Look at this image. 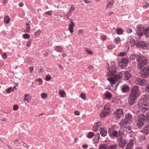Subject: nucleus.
<instances>
[{
  "label": "nucleus",
  "mask_w": 149,
  "mask_h": 149,
  "mask_svg": "<svg viewBox=\"0 0 149 149\" xmlns=\"http://www.w3.org/2000/svg\"><path fill=\"white\" fill-rule=\"evenodd\" d=\"M111 64V65L109 68H108L109 65L108 63H107L106 67L107 68H108L107 69L108 72L107 73L106 75L107 76H110V77L107 78V80L109 81L111 85H114L116 82L121 79L122 77L120 75H124L125 80H128L131 77V74L128 71L124 72H120L119 73L120 74L115 75L116 71V66L115 61H112Z\"/></svg>",
  "instance_id": "f257e3e1"
},
{
  "label": "nucleus",
  "mask_w": 149,
  "mask_h": 149,
  "mask_svg": "<svg viewBox=\"0 0 149 149\" xmlns=\"http://www.w3.org/2000/svg\"><path fill=\"white\" fill-rule=\"evenodd\" d=\"M141 91L138 86H135L132 88L129 97L128 102L130 105H132L139 96Z\"/></svg>",
  "instance_id": "f03ea898"
},
{
  "label": "nucleus",
  "mask_w": 149,
  "mask_h": 149,
  "mask_svg": "<svg viewBox=\"0 0 149 149\" xmlns=\"http://www.w3.org/2000/svg\"><path fill=\"white\" fill-rule=\"evenodd\" d=\"M133 117L132 114L130 113H126L125 115L124 119L122 120L119 123V124L121 127H123L128 124L132 123Z\"/></svg>",
  "instance_id": "7ed1b4c3"
},
{
  "label": "nucleus",
  "mask_w": 149,
  "mask_h": 149,
  "mask_svg": "<svg viewBox=\"0 0 149 149\" xmlns=\"http://www.w3.org/2000/svg\"><path fill=\"white\" fill-rule=\"evenodd\" d=\"M136 58L138 67L139 69L141 68L144 65L147 64L148 60L145 56H137Z\"/></svg>",
  "instance_id": "20e7f679"
},
{
  "label": "nucleus",
  "mask_w": 149,
  "mask_h": 149,
  "mask_svg": "<svg viewBox=\"0 0 149 149\" xmlns=\"http://www.w3.org/2000/svg\"><path fill=\"white\" fill-rule=\"evenodd\" d=\"M108 132L110 136L112 138L118 137L123 134V133L120 131L117 132L116 131L112 130L110 129H109Z\"/></svg>",
  "instance_id": "39448f33"
},
{
  "label": "nucleus",
  "mask_w": 149,
  "mask_h": 149,
  "mask_svg": "<svg viewBox=\"0 0 149 149\" xmlns=\"http://www.w3.org/2000/svg\"><path fill=\"white\" fill-rule=\"evenodd\" d=\"M110 110V108L107 106H105L104 109L100 113V116L102 118H105L106 116L109 113Z\"/></svg>",
  "instance_id": "423d86ee"
},
{
  "label": "nucleus",
  "mask_w": 149,
  "mask_h": 149,
  "mask_svg": "<svg viewBox=\"0 0 149 149\" xmlns=\"http://www.w3.org/2000/svg\"><path fill=\"white\" fill-rule=\"evenodd\" d=\"M136 46L139 48H143L144 49H149V42L148 43H145L143 41L139 42L137 43Z\"/></svg>",
  "instance_id": "0eeeda50"
},
{
  "label": "nucleus",
  "mask_w": 149,
  "mask_h": 149,
  "mask_svg": "<svg viewBox=\"0 0 149 149\" xmlns=\"http://www.w3.org/2000/svg\"><path fill=\"white\" fill-rule=\"evenodd\" d=\"M144 28L141 25H139L137 28L136 33V34L139 36H142L144 33Z\"/></svg>",
  "instance_id": "6e6552de"
},
{
  "label": "nucleus",
  "mask_w": 149,
  "mask_h": 149,
  "mask_svg": "<svg viewBox=\"0 0 149 149\" xmlns=\"http://www.w3.org/2000/svg\"><path fill=\"white\" fill-rule=\"evenodd\" d=\"M141 77L143 78H147L149 74V66L145 68L140 72Z\"/></svg>",
  "instance_id": "1a4fd4ad"
},
{
  "label": "nucleus",
  "mask_w": 149,
  "mask_h": 149,
  "mask_svg": "<svg viewBox=\"0 0 149 149\" xmlns=\"http://www.w3.org/2000/svg\"><path fill=\"white\" fill-rule=\"evenodd\" d=\"M128 62V58H123L122 59L121 62L119 63V65L122 69L124 68L127 66Z\"/></svg>",
  "instance_id": "9d476101"
},
{
  "label": "nucleus",
  "mask_w": 149,
  "mask_h": 149,
  "mask_svg": "<svg viewBox=\"0 0 149 149\" xmlns=\"http://www.w3.org/2000/svg\"><path fill=\"white\" fill-rule=\"evenodd\" d=\"M123 112V111L122 109H117L116 111L114 112L113 114L115 117L118 119L120 118L122 115Z\"/></svg>",
  "instance_id": "9b49d317"
},
{
  "label": "nucleus",
  "mask_w": 149,
  "mask_h": 149,
  "mask_svg": "<svg viewBox=\"0 0 149 149\" xmlns=\"http://www.w3.org/2000/svg\"><path fill=\"white\" fill-rule=\"evenodd\" d=\"M135 82L136 84L142 86H145L147 83L146 80L143 79H141L139 77H137L136 79Z\"/></svg>",
  "instance_id": "f8f14e48"
},
{
  "label": "nucleus",
  "mask_w": 149,
  "mask_h": 149,
  "mask_svg": "<svg viewBox=\"0 0 149 149\" xmlns=\"http://www.w3.org/2000/svg\"><path fill=\"white\" fill-rule=\"evenodd\" d=\"M101 126V124L100 122H98L95 123L93 127V131L95 132H97L99 130Z\"/></svg>",
  "instance_id": "ddd939ff"
},
{
  "label": "nucleus",
  "mask_w": 149,
  "mask_h": 149,
  "mask_svg": "<svg viewBox=\"0 0 149 149\" xmlns=\"http://www.w3.org/2000/svg\"><path fill=\"white\" fill-rule=\"evenodd\" d=\"M70 20V23L69 24L68 30L70 33L73 32V27L75 26L74 23L71 19H69Z\"/></svg>",
  "instance_id": "4468645a"
},
{
  "label": "nucleus",
  "mask_w": 149,
  "mask_h": 149,
  "mask_svg": "<svg viewBox=\"0 0 149 149\" xmlns=\"http://www.w3.org/2000/svg\"><path fill=\"white\" fill-rule=\"evenodd\" d=\"M141 132L147 135L149 133V124L145 125L140 131Z\"/></svg>",
  "instance_id": "2eb2a0df"
},
{
  "label": "nucleus",
  "mask_w": 149,
  "mask_h": 149,
  "mask_svg": "<svg viewBox=\"0 0 149 149\" xmlns=\"http://www.w3.org/2000/svg\"><path fill=\"white\" fill-rule=\"evenodd\" d=\"M118 141L119 142L118 145L120 147L123 148L125 146L126 142L122 138H119Z\"/></svg>",
  "instance_id": "dca6fc26"
},
{
  "label": "nucleus",
  "mask_w": 149,
  "mask_h": 149,
  "mask_svg": "<svg viewBox=\"0 0 149 149\" xmlns=\"http://www.w3.org/2000/svg\"><path fill=\"white\" fill-rule=\"evenodd\" d=\"M127 44L130 45L131 46H133L135 44V42L133 38L131 36L129 37L127 39Z\"/></svg>",
  "instance_id": "f3484780"
},
{
  "label": "nucleus",
  "mask_w": 149,
  "mask_h": 149,
  "mask_svg": "<svg viewBox=\"0 0 149 149\" xmlns=\"http://www.w3.org/2000/svg\"><path fill=\"white\" fill-rule=\"evenodd\" d=\"M75 8L73 7V5H72V7L68 11L66 15H64V17H66L67 19H69V17L70 16L71 13L74 11Z\"/></svg>",
  "instance_id": "a211bd4d"
},
{
  "label": "nucleus",
  "mask_w": 149,
  "mask_h": 149,
  "mask_svg": "<svg viewBox=\"0 0 149 149\" xmlns=\"http://www.w3.org/2000/svg\"><path fill=\"white\" fill-rule=\"evenodd\" d=\"M100 133L102 136L104 137L107 135V132L105 128H101L100 130Z\"/></svg>",
  "instance_id": "6ab92c4d"
},
{
  "label": "nucleus",
  "mask_w": 149,
  "mask_h": 149,
  "mask_svg": "<svg viewBox=\"0 0 149 149\" xmlns=\"http://www.w3.org/2000/svg\"><path fill=\"white\" fill-rule=\"evenodd\" d=\"M149 106L146 104L142 105L141 107V110L142 112H144L149 109Z\"/></svg>",
  "instance_id": "aec40b11"
},
{
  "label": "nucleus",
  "mask_w": 149,
  "mask_h": 149,
  "mask_svg": "<svg viewBox=\"0 0 149 149\" xmlns=\"http://www.w3.org/2000/svg\"><path fill=\"white\" fill-rule=\"evenodd\" d=\"M111 97V94L108 91H106L104 94V99H110Z\"/></svg>",
  "instance_id": "412c9836"
},
{
  "label": "nucleus",
  "mask_w": 149,
  "mask_h": 149,
  "mask_svg": "<svg viewBox=\"0 0 149 149\" xmlns=\"http://www.w3.org/2000/svg\"><path fill=\"white\" fill-rule=\"evenodd\" d=\"M144 122L142 120H138L136 123V125L139 128H141L143 126Z\"/></svg>",
  "instance_id": "4be33fe9"
},
{
  "label": "nucleus",
  "mask_w": 149,
  "mask_h": 149,
  "mask_svg": "<svg viewBox=\"0 0 149 149\" xmlns=\"http://www.w3.org/2000/svg\"><path fill=\"white\" fill-rule=\"evenodd\" d=\"M31 96L30 95L28 94H25L24 98V100L27 101L29 102L31 100Z\"/></svg>",
  "instance_id": "5701e85b"
},
{
  "label": "nucleus",
  "mask_w": 149,
  "mask_h": 149,
  "mask_svg": "<svg viewBox=\"0 0 149 149\" xmlns=\"http://www.w3.org/2000/svg\"><path fill=\"white\" fill-rule=\"evenodd\" d=\"M136 140L135 138L134 137H133L130 140L128 143L133 146V145L136 143Z\"/></svg>",
  "instance_id": "b1692460"
},
{
  "label": "nucleus",
  "mask_w": 149,
  "mask_h": 149,
  "mask_svg": "<svg viewBox=\"0 0 149 149\" xmlns=\"http://www.w3.org/2000/svg\"><path fill=\"white\" fill-rule=\"evenodd\" d=\"M143 34L147 37H149V26L145 29Z\"/></svg>",
  "instance_id": "393cba45"
},
{
  "label": "nucleus",
  "mask_w": 149,
  "mask_h": 149,
  "mask_svg": "<svg viewBox=\"0 0 149 149\" xmlns=\"http://www.w3.org/2000/svg\"><path fill=\"white\" fill-rule=\"evenodd\" d=\"M129 90V88L127 86H123L122 88V91L123 92H127Z\"/></svg>",
  "instance_id": "a878e982"
},
{
  "label": "nucleus",
  "mask_w": 149,
  "mask_h": 149,
  "mask_svg": "<svg viewBox=\"0 0 149 149\" xmlns=\"http://www.w3.org/2000/svg\"><path fill=\"white\" fill-rule=\"evenodd\" d=\"M145 116L143 114H141L139 115L138 120L144 121H145Z\"/></svg>",
  "instance_id": "bb28decb"
},
{
  "label": "nucleus",
  "mask_w": 149,
  "mask_h": 149,
  "mask_svg": "<svg viewBox=\"0 0 149 149\" xmlns=\"http://www.w3.org/2000/svg\"><path fill=\"white\" fill-rule=\"evenodd\" d=\"M146 138V136L144 135H140L139 137V139L141 141H144Z\"/></svg>",
  "instance_id": "cd10ccee"
},
{
  "label": "nucleus",
  "mask_w": 149,
  "mask_h": 149,
  "mask_svg": "<svg viewBox=\"0 0 149 149\" xmlns=\"http://www.w3.org/2000/svg\"><path fill=\"white\" fill-rule=\"evenodd\" d=\"M59 93L60 95L62 97H65L66 94L65 92L63 90H60L59 92Z\"/></svg>",
  "instance_id": "c85d7f7f"
},
{
  "label": "nucleus",
  "mask_w": 149,
  "mask_h": 149,
  "mask_svg": "<svg viewBox=\"0 0 149 149\" xmlns=\"http://www.w3.org/2000/svg\"><path fill=\"white\" fill-rule=\"evenodd\" d=\"M42 33L41 31L38 30L34 32V34L35 36L37 37L40 35V33Z\"/></svg>",
  "instance_id": "c756f323"
},
{
  "label": "nucleus",
  "mask_w": 149,
  "mask_h": 149,
  "mask_svg": "<svg viewBox=\"0 0 149 149\" xmlns=\"http://www.w3.org/2000/svg\"><path fill=\"white\" fill-rule=\"evenodd\" d=\"M117 145L116 144H115L113 145L109 146L107 147L108 149H116Z\"/></svg>",
  "instance_id": "7c9ffc66"
},
{
  "label": "nucleus",
  "mask_w": 149,
  "mask_h": 149,
  "mask_svg": "<svg viewBox=\"0 0 149 149\" xmlns=\"http://www.w3.org/2000/svg\"><path fill=\"white\" fill-rule=\"evenodd\" d=\"M4 21L6 23L8 24L10 21V19L8 16H7L4 17Z\"/></svg>",
  "instance_id": "2f4dec72"
},
{
  "label": "nucleus",
  "mask_w": 149,
  "mask_h": 149,
  "mask_svg": "<svg viewBox=\"0 0 149 149\" xmlns=\"http://www.w3.org/2000/svg\"><path fill=\"white\" fill-rule=\"evenodd\" d=\"M116 33L118 35H121L123 32L122 29L120 28H118L116 30Z\"/></svg>",
  "instance_id": "473e14b6"
},
{
  "label": "nucleus",
  "mask_w": 149,
  "mask_h": 149,
  "mask_svg": "<svg viewBox=\"0 0 149 149\" xmlns=\"http://www.w3.org/2000/svg\"><path fill=\"white\" fill-rule=\"evenodd\" d=\"M125 129L127 133H132V132L131 131V127L130 126H127L126 127Z\"/></svg>",
  "instance_id": "72a5a7b5"
},
{
  "label": "nucleus",
  "mask_w": 149,
  "mask_h": 149,
  "mask_svg": "<svg viewBox=\"0 0 149 149\" xmlns=\"http://www.w3.org/2000/svg\"><path fill=\"white\" fill-rule=\"evenodd\" d=\"M107 145H101L99 146V149H107Z\"/></svg>",
  "instance_id": "f704fd0d"
},
{
  "label": "nucleus",
  "mask_w": 149,
  "mask_h": 149,
  "mask_svg": "<svg viewBox=\"0 0 149 149\" xmlns=\"http://www.w3.org/2000/svg\"><path fill=\"white\" fill-rule=\"evenodd\" d=\"M47 95L46 93H42L41 94V97L42 99H45L47 97Z\"/></svg>",
  "instance_id": "c9c22d12"
},
{
  "label": "nucleus",
  "mask_w": 149,
  "mask_h": 149,
  "mask_svg": "<svg viewBox=\"0 0 149 149\" xmlns=\"http://www.w3.org/2000/svg\"><path fill=\"white\" fill-rule=\"evenodd\" d=\"M55 49L56 51L58 52H61L63 50L62 48L59 46H56Z\"/></svg>",
  "instance_id": "e433bc0d"
},
{
  "label": "nucleus",
  "mask_w": 149,
  "mask_h": 149,
  "mask_svg": "<svg viewBox=\"0 0 149 149\" xmlns=\"http://www.w3.org/2000/svg\"><path fill=\"white\" fill-rule=\"evenodd\" d=\"M14 91L13 88L11 87L8 88L6 90V92L8 93H10L11 91Z\"/></svg>",
  "instance_id": "4c0bfd02"
},
{
  "label": "nucleus",
  "mask_w": 149,
  "mask_h": 149,
  "mask_svg": "<svg viewBox=\"0 0 149 149\" xmlns=\"http://www.w3.org/2000/svg\"><path fill=\"white\" fill-rule=\"evenodd\" d=\"M94 136V134L92 132H88L87 137L88 138H91Z\"/></svg>",
  "instance_id": "58836bf2"
},
{
  "label": "nucleus",
  "mask_w": 149,
  "mask_h": 149,
  "mask_svg": "<svg viewBox=\"0 0 149 149\" xmlns=\"http://www.w3.org/2000/svg\"><path fill=\"white\" fill-rule=\"evenodd\" d=\"M79 97L83 100H85L86 99V95L84 93H81Z\"/></svg>",
  "instance_id": "ea45409f"
},
{
  "label": "nucleus",
  "mask_w": 149,
  "mask_h": 149,
  "mask_svg": "<svg viewBox=\"0 0 149 149\" xmlns=\"http://www.w3.org/2000/svg\"><path fill=\"white\" fill-rule=\"evenodd\" d=\"M23 37L24 39H29L30 38V36L28 34L26 33L23 35Z\"/></svg>",
  "instance_id": "a19ab883"
},
{
  "label": "nucleus",
  "mask_w": 149,
  "mask_h": 149,
  "mask_svg": "<svg viewBox=\"0 0 149 149\" xmlns=\"http://www.w3.org/2000/svg\"><path fill=\"white\" fill-rule=\"evenodd\" d=\"M85 50L88 54H89L90 55H92V54L93 52L92 51L90 50V49H89L87 48L85 49Z\"/></svg>",
  "instance_id": "79ce46f5"
},
{
  "label": "nucleus",
  "mask_w": 149,
  "mask_h": 149,
  "mask_svg": "<svg viewBox=\"0 0 149 149\" xmlns=\"http://www.w3.org/2000/svg\"><path fill=\"white\" fill-rule=\"evenodd\" d=\"M113 2L112 1H111L110 2L109 4L106 7L107 8H108L110 7H111L113 4Z\"/></svg>",
  "instance_id": "37998d69"
},
{
  "label": "nucleus",
  "mask_w": 149,
  "mask_h": 149,
  "mask_svg": "<svg viewBox=\"0 0 149 149\" xmlns=\"http://www.w3.org/2000/svg\"><path fill=\"white\" fill-rule=\"evenodd\" d=\"M120 40L119 38H115L114 40V42L117 43H120Z\"/></svg>",
  "instance_id": "c03bdc74"
},
{
  "label": "nucleus",
  "mask_w": 149,
  "mask_h": 149,
  "mask_svg": "<svg viewBox=\"0 0 149 149\" xmlns=\"http://www.w3.org/2000/svg\"><path fill=\"white\" fill-rule=\"evenodd\" d=\"M100 39L102 41H105L107 39V36L104 35H102L101 36L100 38Z\"/></svg>",
  "instance_id": "a18cd8bd"
},
{
  "label": "nucleus",
  "mask_w": 149,
  "mask_h": 149,
  "mask_svg": "<svg viewBox=\"0 0 149 149\" xmlns=\"http://www.w3.org/2000/svg\"><path fill=\"white\" fill-rule=\"evenodd\" d=\"M149 6V4L148 2H146L145 3H144L143 6V7L144 9H146L148 8V7Z\"/></svg>",
  "instance_id": "49530a36"
},
{
  "label": "nucleus",
  "mask_w": 149,
  "mask_h": 149,
  "mask_svg": "<svg viewBox=\"0 0 149 149\" xmlns=\"http://www.w3.org/2000/svg\"><path fill=\"white\" fill-rule=\"evenodd\" d=\"M132 147L133 146H132L128 143L126 146V149H132Z\"/></svg>",
  "instance_id": "de8ad7c7"
},
{
  "label": "nucleus",
  "mask_w": 149,
  "mask_h": 149,
  "mask_svg": "<svg viewBox=\"0 0 149 149\" xmlns=\"http://www.w3.org/2000/svg\"><path fill=\"white\" fill-rule=\"evenodd\" d=\"M127 55V54L125 52H120L118 56H125Z\"/></svg>",
  "instance_id": "09e8293b"
},
{
  "label": "nucleus",
  "mask_w": 149,
  "mask_h": 149,
  "mask_svg": "<svg viewBox=\"0 0 149 149\" xmlns=\"http://www.w3.org/2000/svg\"><path fill=\"white\" fill-rule=\"evenodd\" d=\"M115 47V46L113 45H110L108 46L107 48L109 49H111Z\"/></svg>",
  "instance_id": "8fccbe9b"
},
{
  "label": "nucleus",
  "mask_w": 149,
  "mask_h": 149,
  "mask_svg": "<svg viewBox=\"0 0 149 149\" xmlns=\"http://www.w3.org/2000/svg\"><path fill=\"white\" fill-rule=\"evenodd\" d=\"M35 81H38L39 82V84H41L42 83V79L40 78L36 79L35 80Z\"/></svg>",
  "instance_id": "3c124183"
},
{
  "label": "nucleus",
  "mask_w": 149,
  "mask_h": 149,
  "mask_svg": "<svg viewBox=\"0 0 149 149\" xmlns=\"http://www.w3.org/2000/svg\"><path fill=\"white\" fill-rule=\"evenodd\" d=\"M32 42V41L31 40H29L28 41H27V43L26 44V46L27 47H30L31 46V43Z\"/></svg>",
  "instance_id": "603ef678"
},
{
  "label": "nucleus",
  "mask_w": 149,
  "mask_h": 149,
  "mask_svg": "<svg viewBox=\"0 0 149 149\" xmlns=\"http://www.w3.org/2000/svg\"><path fill=\"white\" fill-rule=\"evenodd\" d=\"M52 13V11L50 10L48 12H46L45 13V14L46 15H51Z\"/></svg>",
  "instance_id": "864d4df0"
},
{
  "label": "nucleus",
  "mask_w": 149,
  "mask_h": 149,
  "mask_svg": "<svg viewBox=\"0 0 149 149\" xmlns=\"http://www.w3.org/2000/svg\"><path fill=\"white\" fill-rule=\"evenodd\" d=\"M14 143L17 146H19L20 144L17 139L14 141Z\"/></svg>",
  "instance_id": "5fc2aeb1"
},
{
  "label": "nucleus",
  "mask_w": 149,
  "mask_h": 149,
  "mask_svg": "<svg viewBox=\"0 0 149 149\" xmlns=\"http://www.w3.org/2000/svg\"><path fill=\"white\" fill-rule=\"evenodd\" d=\"M51 79V76L49 75H47L46 77V80L47 81H48L50 80Z\"/></svg>",
  "instance_id": "6e6d98bb"
},
{
  "label": "nucleus",
  "mask_w": 149,
  "mask_h": 149,
  "mask_svg": "<svg viewBox=\"0 0 149 149\" xmlns=\"http://www.w3.org/2000/svg\"><path fill=\"white\" fill-rule=\"evenodd\" d=\"M18 108V106L17 105H15L13 106V109L14 110H16Z\"/></svg>",
  "instance_id": "4d7b16f0"
},
{
  "label": "nucleus",
  "mask_w": 149,
  "mask_h": 149,
  "mask_svg": "<svg viewBox=\"0 0 149 149\" xmlns=\"http://www.w3.org/2000/svg\"><path fill=\"white\" fill-rule=\"evenodd\" d=\"M145 120L146 122H148L149 121V116L147 115L145 116Z\"/></svg>",
  "instance_id": "13d9d810"
},
{
  "label": "nucleus",
  "mask_w": 149,
  "mask_h": 149,
  "mask_svg": "<svg viewBox=\"0 0 149 149\" xmlns=\"http://www.w3.org/2000/svg\"><path fill=\"white\" fill-rule=\"evenodd\" d=\"M26 27L27 29H30V24L28 23H26Z\"/></svg>",
  "instance_id": "bf43d9fd"
},
{
  "label": "nucleus",
  "mask_w": 149,
  "mask_h": 149,
  "mask_svg": "<svg viewBox=\"0 0 149 149\" xmlns=\"http://www.w3.org/2000/svg\"><path fill=\"white\" fill-rule=\"evenodd\" d=\"M146 91L149 93V84L146 86Z\"/></svg>",
  "instance_id": "052dcab7"
},
{
  "label": "nucleus",
  "mask_w": 149,
  "mask_h": 149,
  "mask_svg": "<svg viewBox=\"0 0 149 149\" xmlns=\"http://www.w3.org/2000/svg\"><path fill=\"white\" fill-rule=\"evenodd\" d=\"M144 100H145L146 102L149 103V97L147 98L146 97H145L143 98Z\"/></svg>",
  "instance_id": "680f3d73"
},
{
  "label": "nucleus",
  "mask_w": 149,
  "mask_h": 149,
  "mask_svg": "<svg viewBox=\"0 0 149 149\" xmlns=\"http://www.w3.org/2000/svg\"><path fill=\"white\" fill-rule=\"evenodd\" d=\"M127 31L128 33H131L132 32V29L131 28H128L127 29Z\"/></svg>",
  "instance_id": "e2e57ef3"
},
{
  "label": "nucleus",
  "mask_w": 149,
  "mask_h": 149,
  "mask_svg": "<svg viewBox=\"0 0 149 149\" xmlns=\"http://www.w3.org/2000/svg\"><path fill=\"white\" fill-rule=\"evenodd\" d=\"M74 114L78 116L80 114V113L79 111H76L74 112Z\"/></svg>",
  "instance_id": "0e129e2a"
},
{
  "label": "nucleus",
  "mask_w": 149,
  "mask_h": 149,
  "mask_svg": "<svg viewBox=\"0 0 149 149\" xmlns=\"http://www.w3.org/2000/svg\"><path fill=\"white\" fill-rule=\"evenodd\" d=\"M83 148H87L88 147V145L87 144H84L82 146Z\"/></svg>",
  "instance_id": "69168bd1"
},
{
  "label": "nucleus",
  "mask_w": 149,
  "mask_h": 149,
  "mask_svg": "<svg viewBox=\"0 0 149 149\" xmlns=\"http://www.w3.org/2000/svg\"><path fill=\"white\" fill-rule=\"evenodd\" d=\"M95 138L99 139V137H100L99 134L98 133H97L96 135H95Z\"/></svg>",
  "instance_id": "338daca9"
},
{
  "label": "nucleus",
  "mask_w": 149,
  "mask_h": 149,
  "mask_svg": "<svg viewBox=\"0 0 149 149\" xmlns=\"http://www.w3.org/2000/svg\"><path fill=\"white\" fill-rule=\"evenodd\" d=\"M29 69L30 70V72H32L33 70V66H31L29 67Z\"/></svg>",
  "instance_id": "774afa93"
}]
</instances>
